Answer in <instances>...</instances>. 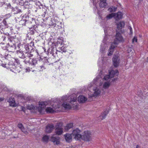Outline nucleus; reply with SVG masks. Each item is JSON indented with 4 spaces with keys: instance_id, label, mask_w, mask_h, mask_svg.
I'll use <instances>...</instances> for the list:
<instances>
[{
    "instance_id": "obj_38",
    "label": "nucleus",
    "mask_w": 148,
    "mask_h": 148,
    "mask_svg": "<svg viewBox=\"0 0 148 148\" xmlns=\"http://www.w3.org/2000/svg\"><path fill=\"white\" fill-rule=\"evenodd\" d=\"M49 139V137L47 136H44L42 138V140L44 141H47Z\"/></svg>"
},
{
    "instance_id": "obj_2",
    "label": "nucleus",
    "mask_w": 148,
    "mask_h": 148,
    "mask_svg": "<svg viewBox=\"0 0 148 148\" xmlns=\"http://www.w3.org/2000/svg\"><path fill=\"white\" fill-rule=\"evenodd\" d=\"M118 73L119 72L118 70H115L114 71L112 70L109 72L108 75H106L104 76V79L105 80H108L110 78L114 77L115 75H117L118 74Z\"/></svg>"
},
{
    "instance_id": "obj_5",
    "label": "nucleus",
    "mask_w": 148,
    "mask_h": 148,
    "mask_svg": "<svg viewBox=\"0 0 148 148\" xmlns=\"http://www.w3.org/2000/svg\"><path fill=\"white\" fill-rule=\"evenodd\" d=\"M80 131L78 128L74 130L72 132V134L74 136V138L76 140H81V135L80 134Z\"/></svg>"
},
{
    "instance_id": "obj_37",
    "label": "nucleus",
    "mask_w": 148,
    "mask_h": 148,
    "mask_svg": "<svg viewBox=\"0 0 148 148\" xmlns=\"http://www.w3.org/2000/svg\"><path fill=\"white\" fill-rule=\"evenodd\" d=\"M76 100L77 98L76 97H74L73 99L71 98V99L70 100V103L71 104H72L74 102L76 101Z\"/></svg>"
},
{
    "instance_id": "obj_58",
    "label": "nucleus",
    "mask_w": 148,
    "mask_h": 148,
    "mask_svg": "<svg viewBox=\"0 0 148 148\" xmlns=\"http://www.w3.org/2000/svg\"><path fill=\"white\" fill-rule=\"evenodd\" d=\"M44 51H45V52H46V49H45V48H44Z\"/></svg>"
},
{
    "instance_id": "obj_18",
    "label": "nucleus",
    "mask_w": 148,
    "mask_h": 148,
    "mask_svg": "<svg viewBox=\"0 0 148 148\" xmlns=\"http://www.w3.org/2000/svg\"><path fill=\"white\" fill-rule=\"evenodd\" d=\"M5 35H6L7 38H8L11 42H13V41H14V40L15 39V38L14 37L10 36L9 34L8 33H6Z\"/></svg>"
},
{
    "instance_id": "obj_24",
    "label": "nucleus",
    "mask_w": 148,
    "mask_h": 148,
    "mask_svg": "<svg viewBox=\"0 0 148 148\" xmlns=\"http://www.w3.org/2000/svg\"><path fill=\"white\" fill-rule=\"evenodd\" d=\"M114 48L115 47L114 46L112 45L111 46L110 49L109 50V51L108 54L109 56H110L112 54Z\"/></svg>"
},
{
    "instance_id": "obj_60",
    "label": "nucleus",
    "mask_w": 148,
    "mask_h": 148,
    "mask_svg": "<svg viewBox=\"0 0 148 148\" xmlns=\"http://www.w3.org/2000/svg\"><path fill=\"white\" fill-rule=\"evenodd\" d=\"M14 138H15V137H14Z\"/></svg>"
},
{
    "instance_id": "obj_31",
    "label": "nucleus",
    "mask_w": 148,
    "mask_h": 148,
    "mask_svg": "<svg viewBox=\"0 0 148 148\" xmlns=\"http://www.w3.org/2000/svg\"><path fill=\"white\" fill-rule=\"evenodd\" d=\"M108 113V111L107 110H106L104 112H103L102 115V119H105L106 116L107 115Z\"/></svg>"
},
{
    "instance_id": "obj_12",
    "label": "nucleus",
    "mask_w": 148,
    "mask_h": 148,
    "mask_svg": "<svg viewBox=\"0 0 148 148\" xmlns=\"http://www.w3.org/2000/svg\"><path fill=\"white\" fill-rule=\"evenodd\" d=\"M87 100V98L83 95H80L78 98V101L80 103H84Z\"/></svg>"
},
{
    "instance_id": "obj_34",
    "label": "nucleus",
    "mask_w": 148,
    "mask_h": 148,
    "mask_svg": "<svg viewBox=\"0 0 148 148\" xmlns=\"http://www.w3.org/2000/svg\"><path fill=\"white\" fill-rule=\"evenodd\" d=\"M27 109L31 110L34 108V106L32 104L28 105L27 106Z\"/></svg>"
},
{
    "instance_id": "obj_59",
    "label": "nucleus",
    "mask_w": 148,
    "mask_h": 148,
    "mask_svg": "<svg viewBox=\"0 0 148 148\" xmlns=\"http://www.w3.org/2000/svg\"><path fill=\"white\" fill-rule=\"evenodd\" d=\"M114 79V80H115V79Z\"/></svg>"
},
{
    "instance_id": "obj_43",
    "label": "nucleus",
    "mask_w": 148,
    "mask_h": 148,
    "mask_svg": "<svg viewBox=\"0 0 148 148\" xmlns=\"http://www.w3.org/2000/svg\"><path fill=\"white\" fill-rule=\"evenodd\" d=\"M95 94H96L97 96L99 95L100 94V91L98 90H97V91L95 90Z\"/></svg>"
},
{
    "instance_id": "obj_55",
    "label": "nucleus",
    "mask_w": 148,
    "mask_h": 148,
    "mask_svg": "<svg viewBox=\"0 0 148 148\" xmlns=\"http://www.w3.org/2000/svg\"><path fill=\"white\" fill-rule=\"evenodd\" d=\"M30 44H31L30 45H32L33 46L34 45V42H31Z\"/></svg>"
},
{
    "instance_id": "obj_19",
    "label": "nucleus",
    "mask_w": 148,
    "mask_h": 148,
    "mask_svg": "<svg viewBox=\"0 0 148 148\" xmlns=\"http://www.w3.org/2000/svg\"><path fill=\"white\" fill-rule=\"evenodd\" d=\"M62 106L65 109H70L71 108L70 105L69 103H67L66 102L63 103Z\"/></svg>"
},
{
    "instance_id": "obj_32",
    "label": "nucleus",
    "mask_w": 148,
    "mask_h": 148,
    "mask_svg": "<svg viewBox=\"0 0 148 148\" xmlns=\"http://www.w3.org/2000/svg\"><path fill=\"white\" fill-rule=\"evenodd\" d=\"M117 9V7H112L109 8L108 9V10L110 12H115Z\"/></svg>"
},
{
    "instance_id": "obj_40",
    "label": "nucleus",
    "mask_w": 148,
    "mask_h": 148,
    "mask_svg": "<svg viewBox=\"0 0 148 148\" xmlns=\"http://www.w3.org/2000/svg\"><path fill=\"white\" fill-rule=\"evenodd\" d=\"M29 28L30 29L29 30L30 31L29 32L30 34L32 35L34 34L35 33L34 30L33 29H32V28H30V27H29Z\"/></svg>"
},
{
    "instance_id": "obj_25",
    "label": "nucleus",
    "mask_w": 148,
    "mask_h": 148,
    "mask_svg": "<svg viewBox=\"0 0 148 148\" xmlns=\"http://www.w3.org/2000/svg\"><path fill=\"white\" fill-rule=\"evenodd\" d=\"M7 19H3L2 22V23H1V24L2 25H4V26L5 28H8V24L7 23L6 21V20Z\"/></svg>"
},
{
    "instance_id": "obj_39",
    "label": "nucleus",
    "mask_w": 148,
    "mask_h": 148,
    "mask_svg": "<svg viewBox=\"0 0 148 148\" xmlns=\"http://www.w3.org/2000/svg\"><path fill=\"white\" fill-rule=\"evenodd\" d=\"M110 85L109 82H106L103 84V87L105 88H107Z\"/></svg>"
},
{
    "instance_id": "obj_23",
    "label": "nucleus",
    "mask_w": 148,
    "mask_h": 148,
    "mask_svg": "<svg viewBox=\"0 0 148 148\" xmlns=\"http://www.w3.org/2000/svg\"><path fill=\"white\" fill-rule=\"evenodd\" d=\"M3 25L0 23V32L1 34H4V31L5 28Z\"/></svg>"
},
{
    "instance_id": "obj_53",
    "label": "nucleus",
    "mask_w": 148,
    "mask_h": 148,
    "mask_svg": "<svg viewBox=\"0 0 148 148\" xmlns=\"http://www.w3.org/2000/svg\"><path fill=\"white\" fill-rule=\"evenodd\" d=\"M3 99L0 97V102L3 101Z\"/></svg>"
},
{
    "instance_id": "obj_50",
    "label": "nucleus",
    "mask_w": 148,
    "mask_h": 148,
    "mask_svg": "<svg viewBox=\"0 0 148 148\" xmlns=\"http://www.w3.org/2000/svg\"><path fill=\"white\" fill-rule=\"evenodd\" d=\"M40 67H41V69H42V70L43 69H45V66H41Z\"/></svg>"
},
{
    "instance_id": "obj_47",
    "label": "nucleus",
    "mask_w": 148,
    "mask_h": 148,
    "mask_svg": "<svg viewBox=\"0 0 148 148\" xmlns=\"http://www.w3.org/2000/svg\"><path fill=\"white\" fill-rule=\"evenodd\" d=\"M3 90L4 91H9V90H8V89L7 88H6V87H5V88H4L3 89Z\"/></svg>"
},
{
    "instance_id": "obj_20",
    "label": "nucleus",
    "mask_w": 148,
    "mask_h": 148,
    "mask_svg": "<svg viewBox=\"0 0 148 148\" xmlns=\"http://www.w3.org/2000/svg\"><path fill=\"white\" fill-rule=\"evenodd\" d=\"M73 126V123H70L68 124L67 125L64 127V129L66 131H68L69 129L72 128Z\"/></svg>"
},
{
    "instance_id": "obj_33",
    "label": "nucleus",
    "mask_w": 148,
    "mask_h": 148,
    "mask_svg": "<svg viewBox=\"0 0 148 148\" xmlns=\"http://www.w3.org/2000/svg\"><path fill=\"white\" fill-rule=\"evenodd\" d=\"M21 49H24L25 51H29V46L27 45H25L24 47L22 46L21 47Z\"/></svg>"
},
{
    "instance_id": "obj_15",
    "label": "nucleus",
    "mask_w": 148,
    "mask_h": 148,
    "mask_svg": "<svg viewBox=\"0 0 148 148\" xmlns=\"http://www.w3.org/2000/svg\"><path fill=\"white\" fill-rule=\"evenodd\" d=\"M107 5L106 0H100V2L99 4L100 7L101 8H105Z\"/></svg>"
},
{
    "instance_id": "obj_54",
    "label": "nucleus",
    "mask_w": 148,
    "mask_h": 148,
    "mask_svg": "<svg viewBox=\"0 0 148 148\" xmlns=\"http://www.w3.org/2000/svg\"><path fill=\"white\" fill-rule=\"evenodd\" d=\"M136 148H140V147L138 145L136 146Z\"/></svg>"
},
{
    "instance_id": "obj_14",
    "label": "nucleus",
    "mask_w": 148,
    "mask_h": 148,
    "mask_svg": "<svg viewBox=\"0 0 148 148\" xmlns=\"http://www.w3.org/2000/svg\"><path fill=\"white\" fill-rule=\"evenodd\" d=\"M8 101L10 103V106H12L13 107L16 106L15 103V101L14 99V98L10 97L8 99Z\"/></svg>"
},
{
    "instance_id": "obj_7",
    "label": "nucleus",
    "mask_w": 148,
    "mask_h": 148,
    "mask_svg": "<svg viewBox=\"0 0 148 148\" xmlns=\"http://www.w3.org/2000/svg\"><path fill=\"white\" fill-rule=\"evenodd\" d=\"M37 60L35 58H33L31 61H29L27 62L29 64V65L28 68L29 69H31V70L29 69L30 71H33V68H34L36 64L37 63Z\"/></svg>"
},
{
    "instance_id": "obj_46",
    "label": "nucleus",
    "mask_w": 148,
    "mask_h": 148,
    "mask_svg": "<svg viewBox=\"0 0 148 148\" xmlns=\"http://www.w3.org/2000/svg\"><path fill=\"white\" fill-rule=\"evenodd\" d=\"M137 39L136 37H134L132 39V42H137Z\"/></svg>"
},
{
    "instance_id": "obj_30",
    "label": "nucleus",
    "mask_w": 148,
    "mask_h": 148,
    "mask_svg": "<svg viewBox=\"0 0 148 148\" xmlns=\"http://www.w3.org/2000/svg\"><path fill=\"white\" fill-rule=\"evenodd\" d=\"M32 54H30L29 52V51H25V54L24 55L25 58H27V57L29 58H30L31 57H32Z\"/></svg>"
},
{
    "instance_id": "obj_61",
    "label": "nucleus",
    "mask_w": 148,
    "mask_h": 148,
    "mask_svg": "<svg viewBox=\"0 0 148 148\" xmlns=\"http://www.w3.org/2000/svg\"><path fill=\"white\" fill-rule=\"evenodd\" d=\"M140 1H142V0H140Z\"/></svg>"
},
{
    "instance_id": "obj_49",
    "label": "nucleus",
    "mask_w": 148,
    "mask_h": 148,
    "mask_svg": "<svg viewBox=\"0 0 148 148\" xmlns=\"http://www.w3.org/2000/svg\"><path fill=\"white\" fill-rule=\"evenodd\" d=\"M28 61H27V60H25L24 61V62L25 64H27V63L28 64L29 63L27 62H28Z\"/></svg>"
},
{
    "instance_id": "obj_56",
    "label": "nucleus",
    "mask_w": 148,
    "mask_h": 148,
    "mask_svg": "<svg viewBox=\"0 0 148 148\" xmlns=\"http://www.w3.org/2000/svg\"><path fill=\"white\" fill-rule=\"evenodd\" d=\"M34 31H36V32H37V30L36 29V27H35V29H34Z\"/></svg>"
},
{
    "instance_id": "obj_13",
    "label": "nucleus",
    "mask_w": 148,
    "mask_h": 148,
    "mask_svg": "<svg viewBox=\"0 0 148 148\" xmlns=\"http://www.w3.org/2000/svg\"><path fill=\"white\" fill-rule=\"evenodd\" d=\"M64 137L66 142H70L72 140V134H66L64 135Z\"/></svg>"
},
{
    "instance_id": "obj_10",
    "label": "nucleus",
    "mask_w": 148,
    "mask_h": 148,
    "mask_svg": "<svg viewBox=\"0 0 148 148\" xmlns=\"http://www.w3.org/2000/svg\"><path fill=\"white\" fill-rule=\"evenodd\" d=\"M54 127L53 125L52 124H49L47 125L45 131L47 133H50L52 132L53 130L54 129Z\"/></svg>"
},
{
    "instance_id": "obj_9",
    "label": "nucleus",
    "mask_w": 148,
    "mask_h": 148,
    "mask_svg": "<svg viewBox=\"0 0 148 148\" xmlns=\"http://www.w3.org/2000/svg\"><path fill=\"white\" fill-rule=\"evenodd\" d=\"M50 140L56 145H58L60 143V138L56 135H53L51 136Z\"/></svg>"
},
{
    "instance_id": "obj_29",
    "label": "nucleus",
    "mask_w": 148,
    "mask_h": 148,
    "mask_svg": "<svg viewBox=\"0 0 148 148\" xmlns=\"http://www.w3.org/2000/svg\"><path fill=\"white\" fill-rule=\"evenodd\" d=\"M16 49V47L15 45H11L9 48V49L10 51L11 52H14Z\"/></svg>"
},
{
    "instance_id": "obj_51",
    "label": "nucleus",
    "mask_w": 148,
    "mask_h": 148,
    "mask_svg": "<svg viewBox=\"0 0 148 148\" xmlns=\"http://www.w3.org/2000/svg\"><path fill=\"white\" fill-rule=\"evenodd\" d=\"M11 6V5H10V3L8 4V8H10Z\"/></svg>"
},
{
    "instance_id": "obj_42",
    "label": "nucleus",
    "mask_w": 148,
    "mask_h": 148,
    "mask_svg": "<svg viewBox=\"0 0 148 148\" xmlns=\"http://www.w3.org/2000/svg\"><path fill=\"white\" fill-rule=\"evenodd\" d=\"M29 52L30 54H32V57L35 52L32 49L30 51H29Z\"/></svg>"
},
{
    "instance_id": "obj_57",
    "label": "nucleus",
    "mask_w": 148,
    "mask_h": 148,
    "mask_svg": "<svg viewBox=\"0 0 148 148\" xmlns=\"http://www.w3.org/2000/svg\"><path fill=\"white\" fill-rule=\"evenodd\" d=\"M5 57H8V56H10V55L8 54L6 56V55H5Z\"/></svg>"
},
{
    "instance_id": "obj_21",
    "label": "nucleus",
    "mask_w": 148,
    "mask_h": 148,
    "mask_svg": "<svg viewBox=\"0 0 148 148\" xmlns=\"http://www.w3.org/2000/svg\"><path fill=\"white\" fill-rule=\"evenodd\" d=\"M114 16H115L117 20H119L121 19L122 18L123 14L121 12H119L116 14H115Z\"/></svg>"
},
{
    "instance_id": "obj_16",
    "label": "nucleus",
    "mask_w": 148,
    "mask_h": 148,
    "mask_svg": "<svg viewBox=\"0 0 148 148\" xmlns=\"http://www.w3.org/2000/svg\"><path fill=\"white\" fill-rule=\"evenodd\" d=\"M54 109L52 108H51V107H47L46 109V111L47 113H53L55 112V110L57 108V107H55L53 106V107Z\"/></svg>"
},
{
    "instance_id": "obj_36",
    "label": "nucleus",
    "mask_w": 148,
    "mask_h": 148,
    "mask_svg": "<svg viewBox=\"0 0 148 148\" xmlns=\"http://www.w3.org/2000/svg\"><path fill=\"white\" fill-rule=\"evenodd\" d=\"M114 13H112L107 16L106 17L108 19H110L114 16Z\"/></svg>"
},
{
    "instance_id": "obj_17",
    "label": "nucleus",
    "mask_w": 148,
    "mask_h": 148,
    "mask_svg": "<svg viewBox=\"0 0 148 148\" xmlns=\"http://www.w3.org/2000/svg\"><path fill=\"white\" fill-rule=\"evenodd\" d=\"M125 25L124 22L121 21L117 24V28L118 29H121L124 27Z\"/></svg>"
},
{
    "instance_id": "obj_35",
    "label": "nucleus",
    "mask_w": 148,
    "mask_h": 148,
    "mask_svg": "<svg viewBox=\"0 0 148 148\" xmlns=\"http://www.w3.org/2000/svg\"><path fill=\"white\" fill-rule=\"evenodd\" d=\"M60 50H61L60 51L61 52L60 54L62 53L63 52H66V48L64 47H62L60 48Z\"/></svg>"
},
{
    "instance_id": "obj_48",
    "label": "nucleus",
    "mask_w": 148,
    "mask_h": 148,
    "mask_svg": "<svg viewBox=\"0 0 148 148\" xmlns=\"http://www.w3.org/2000/svg\"><path fill=\"white\" fill-rule=\"evenodd\" d=\"M5 34H6V33L5 34L4 33V34H5V36H2V37H3V40H4L5 39V38L7 37L6 35H5Z\"/></svg>"
},
{
    "instance_id": "obj_44",
    "label": "nucleus",
    "mask_w": 148,
    "mask_h": 148,
    "mask_svg": "<svg viewBox=\"0 0 148 148\" xmlns=\"http://www.w3.org/2000/svg\"><path fill=\"white\" fill-rule=\"evenodd\" d=\"M20 1H19V3H21V5H25V3H24V1L23 0H20Z\"/></svg>"
},
{
    "instance_id": "obj_8",
    "label": "nucleus",
    "mask_w": 148,
    "mask_h": 148,
    "mask_svg": "<svg viewBox=\"0 0 148 148\" xmlns=\"http://www.w3.org/2000/svg\"><path fill=\"white\" fill-rule=\"evenodd\" d=\"M113 65L115 67H116L119 65L120 59L118 56L114 55L112 58Z\"/></svg>"
},
{
    "instance_id": "obj_22",
    "label": "nucleus",
    "mask_w": 148,
    "mask_h": 148,
    "mask_svg": "<svg viewBox=\"0 0 148 148\" xmlns=\"http://www.w3.org/2000/svg\"><path fill=\"white\" fill-rule=\"evenodd\" d=\"M55 25L54 27H56V26L57 25L58 27V29H60L62 28V27H64L63 24L61 22L60 23H58L57 24L56 23L55 24H53L54 25Z\"/></svg>"
},
{
    "instance_id": "obj_26",
    "label": "nucleus",
    "mask_w": 148,
    "mask_h": 148,
    "mask_svg": "<svg viewBox=\"0 0 148 148\" xmlns=\"http://www.w3.org/2000/svg\"><path fill=\"white\" fill-rule=\"evenodd\" d=\"M27 21L26 19H22L19 22V24L21 26H23L25 25Z\"/></svg>"
},
{
    "instance_id": "obj_4",
    "label": "nucleus",
    "mask_w": 148,
    "mask_h": 148,
    "mask_svg": "<svg viewBox=\"0 0 148 148\" xmlns=\"http://www.w3.org/2000/svg\"><path fill=\"white\" fill-rule=\"evenodd\" d=\"M123 40V38L121 34L119 32L116 31V38L114 39V44L117 45L119 42H122Z\"/></svg>"
},
{
    "instance_id": "obj_27",
    "label": "nucleus",
    "mask_w": 148,
    "mask_h": 148,
    "mask_svg": "<svg viewBox=\"0 0 148 148\" xmlns=\"http://www.w3.org/2000/svg\"><path fill=\"white\" fill-rule=\"evenodd\" d=\"M27 8V7L25 8V9H24L23 10H21L20 9H18L17 8H16V10H17L18 11H17L16 12V13H17L19 12H22L23 13H25V12H26V11H28V8ZM15 13V12L14 13Z\"/></svg>"
},
{
    "instance_id": "obj_1",
    "label": "nucleus",
    "mask_w": 148,
    "mask_h": 148,
    "mask_svg": "<svg viewBox=\"0 0 148 148\" xmlns=\"http://www.w3.org/2000/svg\"><path fill=\"white\" fill-rule=\"evenodd\" d=\"M55 45H52L47 50V52L50 54H51L54 57H58L61 52L60 51H58L56 49Z\"/></svg>"
},
{
    "instance_id": "obj_6",
    "label": "nucleus",
    "mask_w": 148,
    "mask_h": 148,
    "mask_svg": "<svg viewBox=\"0 0 148 148\" xmlns=\"http://www.w3.org/2000/svg\"><path fill=\"white\" fill-rule=\"evenodd\" d=\"M62 123H58L56 127V132L58 135L61 134L63 133V128L62 127Z\"/></svg>"
},
{
    "instance_id": "obj_45",
    "label": "nucleus",
    "mask_w": 148,
    "mask_h": 148,
    "mask_svg": "<svg viewBox=\"0 0 148 148\" xmlns=\"http://www.w3.org/2000/svg\"><path fill=\"white\" fill-rule=\"evenodd\" d=\"M23 126L22 124H18V127L20 129H21L22 131L23 132V131L22 130V129Z\"/></svg>"
},
{
    "instance_id": "obj_52",
    "label": "nucleus",
    "mask_w": 148,
    "mask_h": 148,
    "mask_svg": "<svg viewBox=\"0 0 148 148\" xmlns=\"http://www.w3.org/2000/svg\"><path fill=\"white\" fill-rule=\"evenodd\" d=\"M132 27H130V32L132 33Z\"/></svg>"
},
{
    "instance_id": "obj_41",
    "label": "nucleus",
    "mask_w": 148,
    "mask_h": 148,
    "mask_svg": "<svg viewBox=\"0 0 148 148\" xmlns=\"http://www.w3.org/2000/svg\"><path fill=\"white\" fill-rule=\"evenodd\" d=\"M40 13L41 14V15L43 16H44L45 14V12L43 10H42L40 11Z\"/></svg>"
},
{
    "instance_id": "obj_3",
    "label": "nucleus",
    "mask_w": 148,
    "mask_h": 148,
    "mask_svg": "<svg viewBox=\"0 0 148 148\" xmlns=\"http://www.w3.org/2000/svg\"><path fill=\"white\" fill-rule=\"evenodd\" d=\"M91 134L89 132L85 131L83 133V135H81V139L86 141H89L91 138Z\"/></svg>"
},
{
    "instance_id": "obj_11",
    "label": "nucleus",
    "mask_w": 148,
    "mask_h": 148,
    "mask_svg": "<svg viewBox=\"0 0 148 148\" xmlns=\"http://www.w3.org/2000/svg\"><path fill=\"white\" fill-rule=\"evenodd\" d=\"M25 51L23 49L21 48L19 50L17 51V53L18 57L21 58H25L24 55Z\"/></svg>"
},
{
    "instance_id": "obj_28",
    "label": "nucleus",
    "mask_w": 148,
    "mask_h": 148,
    "mask_svg": "<svg viewBox=\"0 0 148 148\" xmlns=\"http://www.w3.org/2000/svg\"><path fill=\"white\" fill-rule=\"evenodd\" d=\"M47 105V103L46 102H41L40 103L39 106L41 108H44Z\"/></svg>"
}]
</instances>
